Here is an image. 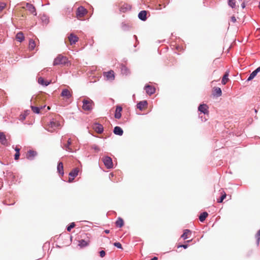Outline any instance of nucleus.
Instances as JSON below:
<instances>
[{
  "label": "nucleus",
  "instance_id": "1",
  "mask_svg": "<svg viewBox=\"0 0 260 260\" xmlns=\"http://www.w3.org/2000/svg\"><path fill=\"white\" fill-rule=\"evenodd\" d=\"M69 63H70V61L66 56H63L61 54H59L54 59L53 64V66L61 64L64 66L67 65L68 66Z\"/></svg>",
  "mask_w": 260,
  "mask_h": 260
},
{
  "label": "nucleus",
  "instance_id": "2",
  "mask_svg": "<svg viewBox=\"0 0 260 260\" xmlns=\"http://www.w3.org/2000/svg\"><path fill=\"white\" fill-rule=\"evenodd\" d=\"M82 108L85 111H90L92 109V105L94 104L93 102L88 98L87 99H84L82 101Z\"/></svg>",
  "mask_w": 260,
  "mask_h": 260
},
{
  "label": "nucleus",
  "instance_id": "3",
  "mask_svg": "<svg viewBox=\"0 0 260 260\" xmlns=\"http://www.w3.org/2000/svg\"><path fill=\"white\" fill-rule=\"evenodd\" d=\"M103 161L104 165L108 169H110L113 168V164L112 158L108 156H105L103 158Z\"/></svg>",
  "mask_w": 260,
  "mask_h": 260
},
{
  "label": "nucleus",
  "instance_id": "4",
  "mask_svg": "<svg viewBox=\"0 0 260 260\" xmlns=\"http://www.w3.org/2000/svg\"><path fill=\"white\" fill-rule=\"evenodd\" d=\"M79 173V169L78 168H75L73 170H72L69 173V176L70 177L69 178L68 182L71 183L72 182L74 179V178L77 176Z\"/></svg>",
  "mask_w": 260,
  "mask_h": 260
},
{
  "label": "nucleus",
  "instance_id": "5",
  "mask_svg": "<svg viewBox=\"0 0 260 260\" xmlns=\"http://www.w3.org/2000/svg\"><path fill=\"white\" fill-rule=\"evenodd\" d=\"M87 10L83 6L79 7L76 11V15L78 17L84 16L87 13Z\"/></svg>",
  "mask_w": 260,
  "mask_h": 260
},
{
  "label": "nucleus",
  "instance_id": "6",
  "mask_svg": "<svg viewBox=\"0 0 260 260\" xmlns=\"http://www.w3.org/2000/svg\"><path fill=\"white\" fill-rule=\"evenodd\" d=\"M144 89L146 90V92L149 95H151L155 93V88L149 85L146 84L144 87Z\"/></svg>",
  "mask_w": 260,
  "mask_h": 260
},
{
  "label": "nucleus",
  "instance_id": "7",
  "mask_svg": "<svg viewBox=\"0 0 260 260\" xmlns=\"http://www.w3.org/2000/svg\"><path fill=\"white\" fill-rule=\"evenodd\" d=\"M93 128L98 134H102L104 131L103 126L101 124L97 122L94 123Z\"/></svg>",
  "mask_w": 260,
  "mask_h": 260
},
{
  "label": "nucleus",
  "instance_id": "8",
  "mask_svg": "<svg viewBox=\"0 0 260 260\" xmlns=\"http://www.w3.org/2000/svg\"><path fill=\"white\" fill-rule=\"evenodd\" d=\"M3 174L5 180L12 179V181H14L15 176L12 172L7 171L3 172Z\"/></svg>",
  "mask_w": 260,
  "mask_h": 260
},
{
  "label": "nucleus",
  "instance_id": "9",
  "mask_svg": "<svg viewBox=\"0 0 260 260\" xmlns=\"http://www.w3.org/2000/svg\"><path fill=\"white\" fill-rule=\"evenodd\" d=\"M122 111V108L120 105H117L116 107V110L114 113V117L116 119H120L121 117V112Z\"/></svg>",
  "mask_w": 260,
  "mask_h": 260
},
{
  "label": "nucleus",
  "instance_id": "10",
  "mask_svg": "<svg viewBox=\"0 0 260 260\" xmlns=\"http://www.w3.org/2000/svg\"><path fill=\"white\" fill-rule=\"evenodd\" d=\"M208 107L206 104H202L198 107V110L204 114H206L208 113Z\"/></svg>",
  "mask_w": 260,
  "mask_h": 260
},
{
  "label": "nucleus",
  "instance_id": "11",
  "mask_svg": "<svg viewBox=\"0 0 260 260\" xmlns=\"http://www.w3.org/2000/svg\"><path fill=\"white\" fill-rule=\"evenodd\" d=\"M69 40L70 42L71 45L75 44L78 41V38L77 36L75 35L74 34H70L69 36Z\"/></svg>",
  "mask_w": 260,
  "mask_h": 260
},
{
  "label": "nucleus",
  "instance_id": "12",
  "mask_svg": "<svg viewBox=\"0 0 260 260\" xmlns=\"http://www.w3.org/2000/svg\"><path fill=\"white\" fill-rule=\"evenodd\" d=\"M37 152L34 150H29L27 152V154L26 155V158L32 160L34 159V157L37 156Z\"/></svg>",
  "mask_w": 260,
  "mask_h": 260
},
{
  "label": "nucleus",
  "instance_id": "13",
  "mask_svg": "<svg viewBox=\"0 0 260 260\" xmlns=\"http://www.w3.org/2000/svg\"><path fill=\"white\" fill-rule=\"evenodd\" d=\"M138 18L143 21L147 20V11L145 10L141 11L138 14Z\"/></svg>",
  "mask_w": 260,
  "mask_h": 260
},
{
  "label": "nucleus",
  "instance_id": "14",
  "mask_svg": "<svg viewBox=\"0 0 260 260\" xmlns=\"http://www.w3.org/2000/svg\"><path fill=\"white\" fill-rule=\"evenodd\" d=\"M104 76L107 78V80H114L115 78L114 73L112 70L104 72Z\"/></svg>",
  "mask_w": 260,
  "mask_h": 260
},
{
  "label": "nucleus",
  "instance_id": "15",
  "mask_svg": "<svg viewBox=\"0 0 260 260\" xmlns=\"http://www.w3.org/2000/svg\"><path fill=\"white\" fill-rule=\"evenodd\" d=\"M57 171L58 174L63 176L64 175L63 165L62 162H58L57 166Z\"/></svg>",
  "mask_w": 260,
  "mask_h": 260
},
{
  "label": "nucleus",
  "instance_id": "16",
  "mask_svg": "<svg viewBox=\"0 0 260 260\" xmlns=\"http://www.w3.org/2000/svg\"><path fill=\"white\" fill-rule=\"evenodd\" d=\"M113 133L116 135L121 136L123 134V131L121 127L116 126L113 129Z\"/></svg>",
  "mask_w": 260,
  "mask_h": 260
},
{
  "label": "nucleus",
  "instance_id": "17",
  "mask_svg": "<svg viewBox=\"0 0 260 260\" xmlns=\"http://www.w3.org/2000/svg\"><path fill=\"white\" fill-rule=\"evenodd\" d=\"M147 101L146 100H143L142 101H140L137 103V107L140 110L142 111L145 107L147 106Z\"/></svg>",
  "mask_w": 260,
  "mask_h": 260
},
{
  "label": "nucleus",
  "instance_id": "18",
  "mask_svg": "<svg viewBox=\"0 0 260 260\" xmlns=\"http://www.w3.org/2000/svg\"><path fill=\"white\" fill-rule=\"evenodd\" d=\"M61 96L69 99L72 96V94L68 89H63L61 91Z\"/></svg>",
  "mask_w": 260,
  "mask_h": 260
},
{
  "label": "nucleus",
  "instance_id": "19",
  "mask_svg": "<svg viewBox=\"0 0 260 260\" xmlns=\"http://www.w3.org/2000/svg\"><path fill=\"white\" fill-rule=\"evenodd\" d=\"M0 142L4 145H8V140L3 132H0Z\"/></svg>",
  "mask_w": 260,
  "mask_h": 260
},
{
  "label": "nucleus",
  "instance_id": "20",
  "mask_svg": "<svg viewBox=\"0 0 260 260\" xmlns=\"http://www.w3.org/2000/svg\"><path fill=\"white\" fill-rule=\"evenodd\" d=\"M38 83L44 86H47L51 83V81H46L43 78L39 77L38 78Z\"/></svg>",
  "mask_w": 260,
  "mask_h": 260
},
{
  "label": "nucleus",
  "instance_id": "21",
  "mask_svg": "<svg viewBox=\"0 0 260 260\" xmlns=\"http://www.w3.org/2000/svg\"><path fill=\"white\" fill-rule=\"evenodd\" d=\"M213 94L217 97L220 96L222 94V91L220 88L215 87L214 88Z\"/></svg>",
  "mask_w": 260,
  "mask_h": 260
},
{
  "label": "nucleus",
  "instance_id": "22",
  "mask_svg": "<svg viewBox=\"0 0 260 260\" xmlns=\"http://www.w3.org/2000/svg\"><path fill=\"white\" fill-rule=\"evenodd\" d=\"M89 245V242L85 241V240L82 239L79 241L78 246L81 248H84L87 246Z\"/></svg>",
  "mask_w": 260,
  "mask_h": 260
},
{
  "label": "nucleus",
  "instance_id": "23",
  "mask_svg": "<svg viewBox=\"0 0 260 260\" xmlns=\"http://www.w3.org/2000/svg\"><path fill=\"white\" fill-rule=\"evenodd\" d=\"M208 214L207 212H203L199 216V220L201 222H203L207 217L208 216Z\"/></svg>",
  "mask_w": 260,
  "mask_h": 260
},
{
  "label": "nucleus",
  "instance_id": "24",
  "mask_svg": "<svg viewBox=\"0 0 260 260\" xmlns=\"http://www.w3.org/2000/svg\"><path fill=\"white\" fill-rule=\"evenodd\" d=\"M120 69L122 74L126 75L129 73V70L125 65L121 64Z\"/></svg>",
  "mask_w": 260,
  "mask_h": 260
},
{
  "label": "nucleus",
  "instance_id": "25",
  "mask_svg": "<svg viewBox=\"0 0 260 260\" xmlns=\"http://www.w3.org/2000/svg\"><path fill=\"white\" fill-rule=\"evenodd\" d=\"M115 224L117 227L121 228L124 225V221L121 217H118L116 221Z\"/></svg>",
  "mask_w": 260,
  "mask_h": 260
},
{
  "label": "nucleus",
  "instance_id": "26",
  "mask_svg": "<svg viewBox=\"0 0 260 260\" xmlns=\"http://www.w3.org/2000/svg\"><path fill=\"white\" fill-rule=\"evenodd\" d=\"M41 20L42 22L45 24H48L49 22V17L46 14H43L41 16Z\"/></svg>",
  "mask_w": 260,
  "mask_h": 260
},
{
  "label": "nucleus",
  "instance_id": "27",
  "mask_svg": "<svg viewBox=\"0 0 260 260\" xmlns=\"http://www.w3.org/2000/svg\"><path fill=\"white\" fill-rule=\"evenodd\" d=\"M16 38L19 42H22L24 40L23 34L21 32H19L16 34Z\"/></svg>",
  "mask_w": 260,
  "mask_h": 260
},
{
  "label": "nucleus",
  "instance_id": "28",
  "mask_svg": "<svg viewBox=\"0 0 260 260\" xmlns=\"http://www.w3.org/2000/svg\"><path fill=\"white\" fill-rule=\"evenodd\" d=\"M191 231L188 229H185L183 231V233L181 235V238L183 239L184 240H186L188 238V237L187 236V234L188 233L191 234Z\"/></svg>",
  "mask_w": 260,
  "mask_h": 260
},
{
  "label": "nucleus",
  "instance_id": "29",
  "mask_svg": "<svg viewBox=\"0 0 260 260\" xmlns=\"http://www.w3.org/2000/svg\"><path fill=\"white\" fill-rule=\"evenodd\" d=\"M71 144V140L70 139H69L68 141V142L67 144H64V149L67 150V151H68L69 152H72V148L70 147V145Z\"/></svg>",
  "mask_w": 260,
  "mask_h": 260
},
{
  "label": "nucleus",
  "instance_id": "30",
  "mask_svg": "<svg viewBox=\"0 0 260 260\" xmlns=\"http://www.w3.org/2000/svg\"><path fill=\"white\" fill-rule=\"evenodd\" d=\"M228 77H229V72H226L225 73L224 75H223L222 80H221V83L222 84L224 85L229 80Z\"/></svg>",
  "mask_w": 260,
  "mask_h": 260
},
{
  "label": "nucleus",
  "instance_id": "31",
  "mask_svg": "<svg viewBox=\"0 0 260 260\" xmlns=\"http://www.w3.org/2000/svg\"><path fill=\"white\" fill-rule=\"evenodd\" d=\"M121 28L123 31H128L130 29L131 26L124 22L121 24Z\"/></svg>",
  "mask_w": 260,
  "mask_h": 260
},
{
  "label": "nucleus",
  "instance_id": "32",
  "mask_svg": "<svg viewBox=\"0 0 260 260\" xmlns=\"http://www.w3.org/2000/svg\"><path fill=\"white\" fill-rule=\"evenodd\" d=\"M26 7L27 9L31 13H34V12L36 13V9L34 6L31 4L27 3L26 4Z\"/></svg>",
  "mask_w": 260,
  "mask_h": 260
},
{
  "label": "nucleus",
  "instance_id": "33",
  "mask_svg": "<svg viewBox=\"0 0 260 260\" xmlns=\"http://www.w3.org/2000/svg\"><path fill=\"white\" fill-rule=\"evenodd\" d=\"M31 109L33 112L36 114H39L40 112V110L42 109V107H36L34 106H31Z\"/></svg>",
  "mask_w": 260,
  "mask_h": 260
},
{
  "label": "nucleus",
  "instance_id": "34",
  "mask_svg": "<svg viewBox=\"0 0 260 260\" xmlns=\"http://www.w3.org/2000/svg\"><path fill=\"white\" fill-rule=\"evenodd\" d=\"M36 47L35 42L32 40L30 39L29 42V48L30 50H32Z\"/></svg>",
  "mask_w": 260,
  "mask_h": 260
},
{
  "label": "nucleus",
  "instance_id": "35",
  "mask_svg": "<svg viewBox=\"0 0 260 260\" xmlns=\"http://www.w3.org/2000/svg\"><path fill=\"white\" fill-rule=\"evenodd\" d=\"M257 74L256 73V72H254V71L250 74L249 76L247 78L246 81L248 82L251 80H252L256 76Z\"/></svg>",
  "mask_w": 260,
  "mask_h": 260
},
{
  "label": "nucleus",
  "instance_id": "36",
  "mask_svg": "<svg viewBox=\"0 0 260 260\" xmlns=\"http://www.w3.org/2000/svg\"><path fill=\"white\" fill-rule=\"evenodd\" d=\"M50 125L51 127L55 128L57 127L59 125V124L57 122L52 120L50 122Z\"/></svg>",
  "mask_w": 260,
  "mask_h": 260
},
{
  "label": "nucleus",
  "instance_id": "37",
  "mask_svg": "<svg viewBox=\"0 0 260 260\" xmlns=\"http://www.w3.org/2000/svg\"><path fill=\"white\" fill-rule=\"evenodd\" d=\"M75 226V223L74 222H72L70 223L67 226V230L68 232H70L71 230L74 228Z\"/></svg>",
  "mask_w": 260,
  "mask_h": 260
},
{
  "label": "nucleus",
  "instance_id": "38",
  "mask_svg": "<svg viewBox=\"0 0 260 260\" xmlns=\"http://www.w3.org/2000/svg\"><path fill=\"white\" fill-rule=\"evenodd\" d=\"M226 193L224 192V193L222 194L219 198V199L217 200V202L219 203H222L223 200L226 198Z\"/></svg>",
  "mask_w": 260,
  "mask_h": 260
},
{
  "label": "nucleus",
  "instance_id": "39",
  "mask_svg": "<svg viewBox=\"0 0 260 260\" xmlns=\"http://www.w3.org/2000/svg\"><path fill=\"white\" fill-rule=\"evenodd\" d=\"M91 148L94 150L96 152H98L100 151V148L95 144L92 145L91 146Z\"/></svg>",
  "mask_w": 260,
  "mask_h": 260
},
{
  "label": "nucleus",
  "instance_id": "40",
  "mask_svg": "<svg viewBox=\"0 0 260 260\" xmlns=\"http://www.w3.org/2000/svg\"><path fill=\"white\" fill-rule=\"evenodd\" d=\"M113 245L117 247V248H119V249H122V245L119 242H114L113 243Z\"/></svg>",
  "mask_w": 260,
  "mask_h": 260
},
{
  "label": "nucleus",
  "instance_id": "41",
  "mask_svg": "<svg viewBox=\"0 0 260 260\" xmlns=\"http://www.w3.org/2000/svg\"><path fill=\"white\" fill-rule=\"evenodd\" d=\"M131 9L130 6L128 5H126L125 7L124 5V6H123V7H121V11L124 12L127 9Z\"/></svg>",
  "mask_w": 260,
  "mask_h": 260
},
{
  "label": "nucleus",
  "instance_id": "42",
  "mask_svg": "<svg viewBox=\"0 0 260 260\" xmlns=\"http://www.w3.org/2000/svg\"><path fill=\"white\" fill-rule=\"evenodd\" d=\"M234 1V0H228V4L232 8H234L236 6L235 4H231V2Z\"/></svg>",
  "mask_w": 260,
  "mask_h": 260
},
{
  "label": "nucleus",
  "instance_id": "43",
  "mask_svg": "<svg viewBox=\"0 0 260 260\" xmlns=\"http://www.w3.org/2000/svg\"><path fill=\"white\" fill-rule=\"evenodd\" d=\"M99 253H100V256L101 257H104L105 255H106V252L104 250H101L100 252H99Z\"/></svg>",
  "mask_w": 260,
  "mask_h": 260
},
{
  "label": "nucleus",
  "instance_id": "44",
  "mask_svg": "<svg viewBox=\"0 0 260 260\" xmlns=\"http://www.w3.org/2000/svg\"><path fill=\"white\" fill-rule=\"evenodd\" d=\"M255 238L256 239V244L258 246L260 241V236L255 234Z\"/></svg>",
  "mask_w": 260,
  "mask_h": 260
},
{
  "label": "nucleus",
  "instance_id": "45",
  "mask_svg": "<svg viewBox=\"0 0 260 260\" xmlns=\"http://www.w3.org/2000/svg\"><path fill=\"white\" fill-rule=\"evenodd\" d=\"M168 4V3H164L163 5L159 4L158 6V7L157 8V9L158 10H161V6L163 5V7L165 8L166 5Z\"/></svg>",
  "mask_w": 260,
  "mask_h": 260
},
{
  "label": "nucleus",
  "instance_id": "46",
  "mask_svg": "<svg viewBox=\"0 0 260 260\" xmlns=\"http://www.w3.org/2000/svg\"><path fill=\"white\" fill-rule=\"evenodd\" d=\"M6 4L5 3H2L0 4V12L5 8Z\"/></svg>",
  "mask_w": 260,
  "mask_h": 260
},
{
  "label": "nucleus",
  "instance_id": "47",
  "mask_svg": "<svg viewBox=\"0 0 260 260\" xmlns=\"http://www.w3.org/2000/svg\"><path fill=\"white\" fill-rule=\"evenodd\" d=\"M188 245L187 244H181V245H180L178 246V248H179V247H182L184 249H186L188 247Z\"/></svg>",
  "mask_w": 260,
  "mask_h": 260
},
{
  "label": "nucleus",
  "instance_id": "48",
  "mask_svg": "<svg viewBox=\"0 0 260 260\" xmlns=\"http://www.w3.org/2000/svg\"><path fill=\"white\" fill-rule=\"evenodd\" d=\"M20 156V153H16L14 155V159L17 160L19 159Z\"/></svg>",
  "mask_w": 260,
  "mask_h": 260
},
{
  "label": "nucleus",
  "instance_id": "49",
  "mask_svg": "<svg viewBox=\"0 0 260 260\" xmlns=\"http://www.w3.org/2000/svg\"><path fill=\"white\" fill-rule=\"evenodd\" d=\"M231 20L233 23H235L236 21V17L235 16H232L231 18Z\"/></svg>",
  "mask_w": 260,
  "mask_h": 260
},
{
  "label": "nucleus",
  "instance_id": "50",
  "mask_svg": "<svg viewBox=\"0 0 260 260\" xmlns=\"http://www.w3.org/2000/svg\"><path fill=\"white\" fill-rule=\"evenodd\" d=\"M254 71L256 72V73L257 74L260 72V66L257 68Z\"/></svg>",
  "mask_w": 260,
  "mask_h": 260
},
{
  "label": "nucleus",
  "instance_id": "51",
  "mask_svg": "<svg viewBox=\"0 0 260 260\" xmlns=\"http://www.w3.org/2000/svg\"><path fill=\"white\" fill-rule=\"evenodd\" d=\"M20 149L17 147H16L15 148V151H16V153H20Z\"/></svg>",
  "mask_w": 260,
  "mask_h": 260
},
{
  "label": "nucleus",
  "instance_id": "52",
  "mask_svg": "<svg viewBox=\"0 0 260 260\" xmlns=\"http://www.w3.org/2000/svg\"><path fill=\"white\" fill-rule=\"evenodd\" d=\"M241 7L244 9L245 7V3L244 2H243L242 4H241Z\"/></svg>",
  "mask_w": 260,
  "mask_h": 260
},
{
  "label": "nucleus",
  "instance_id": "53",
  "mask_svg": "<svg viewBox=\"0 0 260 260\" xmlns=\"http://www.w3.org/2000/svg\"><path fill=\"white\" fill-rule=\"evenodd\" d=\"M158 259V258L156 256H154L153 257H152L151 260H157Z\"/></svg>",
  "mask_w": 260,
  "mask_h": 260
},
{
  "label": "nucleus",
  "instance_id": "54",
  "mask_svg": "<svg viewBox=\"0 0 260 260\" xmlns=\"http://www.w3.org/2000/svg\"><path fill=\"white\" fill-rule=\"evenodd\" d=\"M104 232L106 234H109L110 233V231L109 230H105Z\"/></svg>",
  "mask_w": 260,
  "mask_h": 260
},
{
  "label": "nucleus",
  "instance_id": "55",
  "mask_svg": "<svg viewBox=\"0 0 260 260\" xmlns=\"http://www.w3.org/2000/svg\"><path fill=\"white\" fill-rule=\"evenodd\" d=\"M21 116H22V117H21V119H22V120H24V119H25V115H21Z\"/></svg>",
  "mask_w": 260,
  "mask_h": 260
},
{
  "label": "nucleus",
  "instance_id": "56",
  "mask_svg": "<svg viewBox=\"0 0 260 260\" xmlns=\"http://www.w3.org/2000/svg\"><path fill=\"white\" fill-rule=\"evenodd\" d=\"M113 176H114V174H113V173H111L109 174V177H110V178H111V177H113Z\"/></svg>",
  "mask_w": 260,
  "mask_h": 260
},
{
  "label": "nucleus",
  "instance_id": "57",
  "mask_svg": "<svg viewBox=\"0 0 260 260\" xmlns=\"http://www.w3.org/2000/svg\"><path fill=\"white\" fill-rule=\"evenodd\" d=\"M256 235H257L260 236V230H258V231L257 232V233H256Z\"/></svg>",
  "mask_w": 260,
  "mask_h": 260
},
{
  "label": "nucleus",
  "instance_id": "58",
  "mask_svg": "<svg viewBox=\"0 0 260 260\" xmlns=\"http://www.w3.org/2000/svg\"><path fill=\"white\" fill-rule=\"evenodd\" d=\"M134 37L136 40V41H138L137 37L136 35H134Z\"/></svg>",
  "mask_w": 260,
  "mask_h": 260
},
{
  "label": "nucleus",
  "instance_id": "59",
  "mask_svg": "<svg viewBox=\"0 0 260 260\" xmlns=\"http://www.w3.org/2000/svg\"><path fill=\"white\" fill-rule=\"evenodd\" d=\"M231 4H235V3L233 1L231 2Z\"/></svg>",
  "mask_w": 260,
  "mask_h": 260
},
{
  "label": "nucleus",
  "instance_id": "60",
  "mask_svg": "<svg viewBox=\"0 0 260 260\" xmlns=\"http://www.w3.org/2000/svg\"><path fill=\"white\" fill-rule=\"evenodd\" d=\"M257 110H256V109H255V113H257Z\"/></svg>",
  "mask_w": 260,
  "mask_h": 260
},
{
  "label": "nucleus",
  "instance_id": "61",
  "mask_svg": "<svg viewBox=\"0 0 260 260\" xmlns=\"http://www.w3.org/2000/svg\"><path fill=\"white\" fill-rule=\"evenodd\" d=\"M257 30H260V27L259 28H257Z\"/></svg>",
  "mask_w": 260,
  "mask_h": 260
},
{
  "label": "nucleus",
  "instance_id": "62",
  "mask_svg": "<svg viewBox=\"0 0 260 260\" xmlns=\"http://www.w3.org/2000/svg\"><path fill=\"white\" fill-rule=\"evenodd\" d=\"M190 241V240H187L186 242H189Z\"/></svg>",
  "mask_w": 260,
  "mask_h": 260
},
{
  "label": "nucleus",
  "instance_id": "63",
  "mask_svg": "<svg viewBox=\"0 0 260 260\" xmlns=\"http://www.w3.org/2000/svg\"><path fill=\"white\" fill-rule=\"evenodd\" d=\"M259 7L260 8V1H259Z\"/></svg>",
  "mask_w": 260,
  "mask_h": 260
},
{
  "label": "nucleus",
  "instance_id": "64",
  "mask_svg": "<svg viewBox=\"0 0 260 260\" xmlns=\"http://www.w3.org/2000/svg\"><path fill=\"white\" fill-rule=\"evenodd\" d=\"M14 203H12V204H10V205H14Z\"/></svg>",
  "mask_w": 260,
  "mask_h": 260
}]
</instances>
